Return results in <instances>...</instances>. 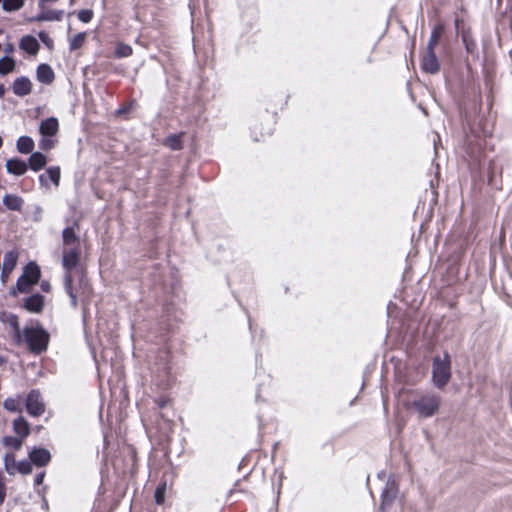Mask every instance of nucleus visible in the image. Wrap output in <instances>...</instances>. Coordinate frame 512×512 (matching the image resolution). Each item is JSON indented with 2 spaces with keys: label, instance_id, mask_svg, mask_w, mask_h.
<instances>
[{
  "label": "nucleus",
  "instance_id": "1",
  "mask_svg": "<svg viewBox=\"0 0 512 512\" xmlns=\"http://www.w3.org/2000/svg\"><path fill=\"white\" fill-rule=\"evenodd\" d=\"M64 286L65 291L71 300V305L75 307L78 300L86 293L87 290V282L84 274L80 271L65 274Z\"/></svg>",
  "mask_w": 512,
  "mask_h": 512
},
{
  "label": "nucleus",
  "instance_id": "2",
  "mask_svg": "<svg viewBox=\"0 0 512 512\" xmlns=\"http://www.w3.org/2000/svg\"><path fill=\"white\" fill-rule=\"evenodd\" d=\"M407 406L419 414L420 417H430L439 409V399L434 395H419L409 400Z\"/></svg>",
  "mask_w": 512,
  "mask_h": 512
},
{
  "label": "nucleus",
  "instance_id": "3",
  "mask_svg": "<svg viewBox=\"0 0 512 512\" xmlns=\"http://www.w3.org/2000/svg\"><path fill=\"white\" fill-rule=\"evenodd\" d=\"M40 276V267L35 262L28 263L17 280L16 288L11 290V294L16 296L18 293L29 292L31 287L38 283Z\"/></svg>",
  "mask_w": 512,
  "mask_h": 512
},
{
  "label": "nucleus",
  "instance_id": "4",
  "mask_svg": "<svg viewBox=\"0 0 512 512\" xmlns=\"http://www.w3.org/2000/svg\"><path fill=\"white\" fill-rule=\"evenodd\" d=\"M24 338L30 350L34 353H41L46 350L49 342L48 333L39 326L25 328Z\"/></svg>",
  "mask_w": 512,
  "mask_h": 512
},
{
  "label": "nucleus",
  "instance_id": "5",
  "mask_svg": "<svg viewBox=\"0 0 512 512\" xmlns=\"http://www.w3.org/2000/svg\"><path fill=\"white\" fill-rule=\"evenodd\" d=\"M433 382L438 387H444L450 379V361L447 354L443 358L436 357L433 363Z\"/></svg>",
  "mask_w": 512,
  "mask_h": 512
},
{
  "label": "nucleus",
  "instance_id": "6",
  "mask_svg": "<svg viewBox=\"0 0 512 512\" xmlns=\"http://www.w3.org/2000/svg\"><path fill=\"white\" fill-rule=\"evenodd\" d=\"M79 249L76 248H64L63 249V257L62 264L66 270V273H75L73 270L77 267L79 263Z\"/></svg>",
  "mask_w": 512,
  "mask_h": 512
},
{
  "label": "nucleus",
  "instance_id": "7",
  "mask_svg": "<svg viewBox=\"0 0 512 512\" xmlns=\"http://www.w3.org/2000/svg\"><path fill=\"white\" fill-rule=\"evenodd\" d=\"M26 408L28 413L32 416H39L44 412L45 407L39 392L31 391L28 394Z\"/></svg>",
  "mask_w": 512,
  "mask_h": 512
},
{
  "label": "nucleus",
  "instance_id": "8",
  "mask_svg": "<svg viewBox=\"0 0 512 512\" xmlns=\"http://www.w3.org/2000/svg\"><path fill=\"white\" fill-rule=\"evenodd\" d=\"M59 122L57 118L50 117L41 121L39 125V132L42 137H53L58 133Z\"/></svg>",
  "mask_w": 512,
  "mask_h": 512
},
{
  "label": "nucleus",
  "instance_id": "9",
  "mask_svg": "<svg viewBox=\"0 0 512 512\" xmlns=\"http://www.w3.org/2000/svg\"><path fill=\"white\" fill-rule=\"evenodd\" d=\"M5 168L9 174L22 176L27 172L28 165L25 161L19 158H11L6 161Z\"/></svg>",
  "mask_w": 512,
  "mask_h": 512
},
{
  "label": "nucleus",
  "instance_id": "10",
  "mask_svg": "<svg viewBox=\"0 0 512 512\" xmlns=\"http://www.w3.org/2000/svg\"><path fill=\"white\" fill-rule=\"evenodd\" d=\"M19 47L30 55H36L40 49L37 39L31 35L23 36L19 42Z\"/></svg>",
  "mask_w": 512,
  "mask_h": 512
},
{
  "label": "nucleus",
  "instance_id": "11",
  "mask_svg": "<svg viewBox=\"0 0 512 512\" xmlns=\"http://www.w3.org/2000/svg\"><path fill=\"white\" fill-rule=\"evenodd\" d=\"M12 88L15 95L23 97L31 92L32 83L27 77H19L13 82Z\"/></svg>",
  "mask_w": 512,
  "mask_h": 512
},
{
  "label": "nucleus",
  "instance_id": "12",
  "mask_svg": "<svg viewBox=\"0 0 512 512\" xmlns=\"http://www.w3.org/2000/svg\"><path fill=\"white\" fill-rule=\"evenodd\" d=\"M29 458L36 466H45L49 463L51 455L48 450L38 448L29 453Z\"/></svg>",
  "mask_w": 512,
  "mask_h": 512
},
{
  "label": "nucleus",
  "instance_id": "13",
  "mask_svg": "<svg viewBox=\"0 0 512 512\" xmlns=\"http://www.w3.org/2000/svg\"><path fill=\"white\" fill-rule=\"evenodd\" d=\"M62 241L64 248L79 249V237L73 227H67L62 232Z\"/></svg>",
  "mask_w": 512,
  "mask_h": 512
},
{
  "label": "nucleus",
  "instance_id": "14",
  "mask_svg": "<svg viewBox=\"0 0 512 512\" xmlns=\"http://www.w3.org/2000/svg\"><path fill=\"white\" fill-rule=\"evenodd\" d=\"M44 306V297L34 294L25 300L24 307L31 313H40Z\"/></svg>",
  "mask_w": 512,
  "mask_h": 512
},
{
  "label": "nucleus",
  "instance_id": "15",
  "mask_svg": "<svg viewBox=\"0 0 512 512\" xmlns=\"http://www.w3.org/2000/svg\"><path fill=\"white\" fill-rule=\"evenodd\" d=\"M422 68L428 73H436L438 71L439 64L434 51L427 50L422 59Z\"/></svg>",
  "mask_w": 512,
  "mask_h": 512
},
{
  "label": "nucleus",
  "instance_id": "16",
  "mask_svg": "<svg viewBox=\"0 0 512 512\" xmlns=\"http://www.w3.org/2000/svg\"><path fill=\"white\" fill-rule=\"evenodd\" d=\"M63 17L62 10H43L39 15L30 19V21L44 22V21H60Z\"/></svg>",
  "mask_w": 512,
  "mask_h": 512
},
{
  "label": "nucleus",
  "instance_id": "17",
  "mask_svg": "<svg viewBox=\"0 0 512 512\" xmlns=\"http://www.w3.org/2000/svg\"><path fill=\"white\" fill-rule=\"evenodd\" d=\"M47 163L46 156L41 152H33L28 159V166L31 170L37 172L45 167Z\"/></svg>",
  "mask_w": 512,
  "mask_h": 512
},
{
  "label": "nucleus",
  "instance_id": "18",
  "mask_svg": "<svg viewBox=\"0 0 512 512\" xmlns=\"http://www.w3.org/2000/svg\"><path fill=\"white\" fill-rule=\"evenodd\" d=\"M34 147V140L29 136H20L16 141V148L21 154L31 153Z\"/></svg>",
  "mask_w": 512,
  "mask_h": 512
},
{
  "label": "nucleus",
  "instance_id": "19",
  "mask_svg": "<svg viewBox=\"0 0 512 512\" xmlns=\"http://www.w3.org/2000/svg\"><path fill=\"white\" fill-rule=\"evenodd\" d=\"M37 79L39 82L49 84L54 79V72L47 64H41L37 68Z\"/></svg>",
  "mask_w": 512,
  "mask_h": 512
},
{
  "label": "nucleus",
  "instance_id": "20",
  "mask_svg": "<svg viewBox=\"0 0 512 512\" xmlns=\"http://www.w3.org/2000/svg\"><path fill=\"white\" fill-rule=\"evenodd\" d=\"M3 204L9 210L19 211L22 207L23 199L14 194H6L3 197Z\"/></svg>",
  "mask_w": 512,
  "mask_h": 512
},
{
  "label": "nucleus",
  "instance_id": "21",
  "mask_svg": "<svg viewBox=\"0 0 512 512\" xmlns=\"http://www.w3.org/2000/svg\"><path fill=\"white\" fill-rule=\"evenodd\" d=\"M18 255L14 251H9L5 254L3 259V275L10 274L12 270L15 268L17 263Z\"/></svg>",
  "mask_w": 512,
  "mask_h": 512
},
{
  "label": "nucleus",
  "instance_id": "22",
  "mask_svg": "<svg viewBox=\"0 0 512 512\" xmlns=\"http://www.w3.org/2000/svg\"><path fill=\"white\" fill-rule=\"evenodd\" d=\"M16 61L10 56L0 58V75L5 76L15 71Z\"/></svg>",
  "mask_w": 512,
  "mask_h": 512
},
{
  "label": "nucleus",
  "instance_id": "23",
  "mask_svg": "<svg viewBox=\"0 0 512 512\" xmlns=\"http://www.w3.org/2000/svg\"><path fill=\"white\" fill-rule=\"evenodd\" d=\"M397 496V489L394 486V483H388L385 491L382 496V504L381 509H385V507L390 504Z\"/></svg>",
  "mask_w": 512,
  "mask_h": 512
},
{
  "label": "nucleus",
  "instance_id": "24",
  "mask_svg": "<svg viewBox=\"0 0 512 512\" xmlns=\"http://www.w3.org/2000/svg\"><path fill=\"white\" fill-rule=\"evenodd\" d=\"M14 431L16 434L21 436L22 439L27 437L30 433L28 422L22 417L16 419L14 421Z\"/></svg>",
  "mask_w": 512,
  "mask_h": 512
},
{
  "label": "nucleus",
  "instance_id": "25",
  "mask_svg": "<svg viewBox=\"0 0 512 512\" xmlns=\"http://www.w3.org/2000/svg\"><path fill=\"white\" fill-rule=\"evenodd\" d=\"M442 32H443L442 26L438 25V26L434 27V29L430 35L428 44H427V50L434 51V48L437 45Z\"/></svg>",
  "mask_w": 512,
  "mask_h": 512
},
{
  "label": "nucleus",
  "instance_id": "26",
  "mask_svg": "<svg viewBox=\"0 0 512 512\" xmlns=\"http://www.w3.org/2000/svg\"><path fill=\"white\" fill-rule=\"evenodd\" d=\"M25 4V0H3L2 8L6 12H14L20 10Z\"/></svg>",
  "mask_w": 512,
  "mask_h": 512
},
{
  "label": "nucleus",
  "instance_id": "27",
  "mask_svg": "<svg viewBox=\"0 0 512 512\" xmlns=\"http://www.w3.org/2000/svg\"><path fill=\"white\" fill-rule=\"evenodd\" d=\"M17 462L15 456L13 454H6L4 457V466L5 470L9 475H14L16 473Z\"/></svg>",
  "mask_w": 512,
  "mask_h": 512
},
{
  "label": "nucleus",
  "instance_id": "28",
  "mask_svg": "<svg viewBox=\"0 0 512 512\" xmlns=\"http://www.w3.org/2000/svg\"><path fill=\"white\" fill-rule=\"evenodd\" d=\"M46 172L49 180L54 184L55 187H58L61 178L60 168L58 166H52L49 167Z\"/></svg>",
  "mask_w": 512,
  "mask_h": 512
},
{
  "label": "nucleus",
  "instance_id": "29",
  "mask_svg": "<svg viewBox=\"0 0 512 512\" xmlns=\"http://www.w3.org/2000/svg\"><path fill=\"white\" fill-rule=\"evenodd\" d=\"M132 52H133V50H132L131 46L124 44V43H118L116 50H115L116 56L119 58L128 57V56L132 55Z\"/></svg>",
  "mask_w": 512,
  "mask_h": 512
},
{
  "label": "nucleus",
  "instance_id": "30",
  "mask_svg": "<svg viewBox=\"0 0 512 512\" xmlns=\"http://www.w3.org/2000/svg\"><path fill=\"white\" fill-rule=\"evenodd\" d=\"M3 444L5 446L14 448L15 450H19L22 447V438L17 437H5L3 439Z\"/></svg>",
  "mask_w": 512,
  "mask_h": 512
},
{
  "label": "nucleus",
  "instance_id": "31",
  "mask_svg": "<svg viewBox=\"0 0 512 512\" xmlns=\"http://www.w3.org/2000/svg\"><path fill=\"white\" fill-rule=\"evenodd\" d=\"M86 35L85 33L76 34L70 41V49L76 50L80 48L85 42Z\"/></svg>",
  "mask_w": 512,
  "mask_h": 512
},
{
  "label": "nucleus",
  "instance_id": "32",
  "mask_svg": "<svg viewBox=\"0 0 512 512\" xmlns=\"http://www.w3.org/2000/svg\"><path fill=\"white\" fill-rule=\"evenodd\" d=\"M5 409L9 411H20L21 410V401L19 399L9 398L4 402Z\"/></svg>",
  "mask_w": 512,
  "mask_h": 512
},
{
  "label": "nucleus",
  "instance_id": "33",
  "mask_svg": "<svg viewBox=\"0 0 512 512\" xmlns=\"http://www.w3.org/2000/svg\"><path fill=\"white\" fill-rule=\"evenodd\" d=\"M165 143L169 148H171L173 150H179L181 148L180 138H179V136H176V135L169 136L166 139Z\"/></svg>",
  "mask_w": 512,
  "mask_h": 512
},
{
  "label": "nucleus",
  "instance_id": "34",
  "mask_svg": "<svg viewBox=\"0 0 512 512\" xmlns=\"http://www.w3.org/2000/svg\"><path fill=\"white\" fill-rule=\"evenodd\" d=\"M32 471V466L28 461H20L17 464L16 472L27 475Z\"/></svg>",
  "mask_w": 512,
  "mask_h": 512
},
{
  "label": "nucleus",
  "instance_id": "35",
  "mask_svg": "<svg viewBox=\"0 0 512 512\" xmlns=\"http://www.w3.org/2000/svg\"><path fill=\"white\" fill-rule=\"evenodd\" d=\"M39 38L40 40L42 41V43L49 49H52L53 48V40L49 37V35L44 32V31H41L39 33Z\"/></svg>",
  "mask_w": 512,
  "mask_h": 512
},
{
  "label": "nucleus",
  "instance_id": "36",
  "mask_svg": "<svg viewBox=\"0 0 512 512\" xmlns=\"http://www.w3.org/2000/svg\"><path fill=\"white\" fill-rule=\"evenodd\" d=\"M92 17H93L92 10H81L78 13L79 20L84 23H88L89 21H91Z\"/></svg>",
  "mask_w": 512,
  "mask_h": 512
},
{
  "label": "nucleus",
  "instance_id": "37",
  "mask_svg": "<svg viewBox=\"0 0 512 512\" xmlns=\"http://www.w3.org/2000/svg\"><path fill=\"white\" fill-rule=\"evenodd\" d=\"M39 184L44 191L50 190L49 177L47 175V172L39 176Z\"/></svg>",
  "mask_w": 512,
  "mask_h": 512
},
{
  "label": "nucleus",
  "instance_id": "38",
  "mask_svg": "<svg viewBox=\"0 0 512 512\" xmlns=\"http://www.w3.org/2000/svg\"><path fill=\"white\" fill-rule=\"evenodd\" d=\"M54 146V141L48 139V137H42L39 141V147L43 150H50Z\"/></svg>",
  "mask_w": 512,
  "mask_h": 512
},
{
  "label": "nucleus",
  "instance_id": "39",
  "mask_svg": "<svg viewBox=\"0 0 512 512\" xmlns=\"http://www.w3.org/2000/svg\"><path fill=\"white\" fill-rule=\"evenodd\" d=\"M165 498V487H159L155 491V501L157 504H162Z\"/></svg>",
  "mask_w": 512,
  "mask_h": 512
},
{
  "label": "nucleus",
  "instance_id": "40",
  "mask_svg": "<svg viewBox=\"0 0 512 512\" xmlns=\"http://www.w3.org/2000/svg\"><path fill=\"white\" fill-rule=\"evenodd\" d=\"M6 495L5 481L2 473L0 472V504L3 503Z\"/></svg>",
  "mask_w": 512,
  "mask_h": 512
},
{
  "label": "nucleus",
  "instance_id": "41",
  "mask_svg": "<svg viewBox=\"0 0 512 512\" xmlns=\"http://www.w3.org/2000/svg\"><path fill=\"white\" fill-rule=\"evenodd\" d=\"M10 324L14 327L17 336H19L20 330H19L17 318L14 316L11 317Z\"/></svg>",
  "mask_w": 512,
  "mask_h": 512
},
{
  "label": "nucleus",
  "instance_id": "42",
  "mask_svg": "<svg viewBox=\"0 0 512 512\" xmlns=\"http://www.w3.org/2000/svg\"><path fill=\"white\" fill-rule=\"evenodd\" d=\"M4 51L8 54L13 53L15 51V47L12 43H9L4 47Z\"/></svg>",
  "mask_w": 512,
  "mask_h": 512
},
{
  "label": "nucleus",
  "instance_id": "43",
  "mask_svg": "<svg viewBox=\"0 0 512 512\" xmlns=\"http://www.w3.org/2000/svg\"><path fill=\"white\" fill-rule=\"evenodd\" d=\"M41 288H42L43 291L49 292L50 289H51V285H50L49 282L43 281L41 283Z\"/></svg>",
  "mask_w": 512,
  "mask_h": 512
},
{
  "label": "nucleus",
  "instance_id": "44",
  "mask_svg": "<svg viewBox=\"0 0 512 512\" xmlns=\"http://www.w3.org/2000/svg\"><path fill=\"white\" fill-rule=\"evenodd\" d=\"M43 479H44V473L37 475V477L35 478V484L36 485L42 484Z\"/></svg>",
  "mask_w": 512,
  "mask_h": 512
},
{
  "label": "nucleus",
  "instance_id": "45",
  "mask_svg": "<svg viewBox=\"0 0 512 512\" xmlns=\"http://www.w3.org/2000/svg\"><path fill=\"white\" fill-rule=\"evenodd\" d=\"M5 94V87L0 83V98H2Z\"/></svg>",
  "mask_w": 512,
  "mask_h": 512
},
{
  "label": "nucleus",
  "instance_id": "46",
  "mask_svg": "<svg viewBox=\"0 0 512 512\" xmlns=\"http://www.w3.org/2000/svg\"><path fill=\"white\" fill-rule=\"evenodd\" d=\"M8 276H9V274H7V273L4 274V276L2 275V281L5 282L6 279L8 278Z\"/></svg>",
  "mask_w": 512,
  "mask_h": 512
},
{
  "label": "nucleus",
  "instance_id": "47",
  "mask_svg": "<svg viewBox=\"0 0 512 512\" xmlns=\"http://www.w3.org/2000/svg\"><path fill=\"white\" fill-rule=\"evenodd\" d=\"M2 145H3V139H2V137L0 136V148L2 147Z\"/></svg>",
  "mask_w": 512,
  "mask_h": 512
},
{
  "label": "nucleus",
  "instance_id": "48",
  "mask_svg": "<svg viewBox=\"0 0 512 512\" xmlns=\"http://www.w3.org/2000/svg\"><path fill=\"white\" fill-rule=\"evenodd\" d=\"M0 2H3V0H0Z\"/></svg>",
  "mask_w": 512,
  "mask_h": 512
}]
</instances>
